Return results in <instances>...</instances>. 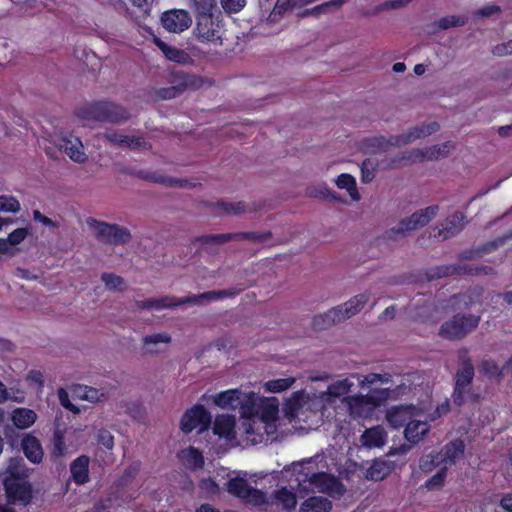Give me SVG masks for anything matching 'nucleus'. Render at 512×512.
I'll return each instance as SVG.
<instances>
[{
  "label": "nucleus",
  "mask_w": 512,
  "mask_h": 512,
  "mask_svg": "<svg viewBox=\"0 0 512 512\" xmlns=\"http://www.w3.org/2000/svg\"><path fill=\"white\" fill-rule=\"evenodd\" d=\"M246 289L243 285H237L229 289H223L218 291H207L197 295L186 296L183 298L176 299L171 296H163L159 298H150L145 300H138L135 302L139 309H154L161 310L164 308L177 307L183 304H200L202 300H218L224 298H234Z\"/></svg>",
  "instance_id": "f257e3e1"
},
{
  "label": "nucleus",
  "mask_w": 512,
  "mask_h": 512,
  "mask_svg": "<svg viewBox=\"0 0 512 512\" xmlns=\"http://www.w3.org/2000/svg\"><path fill=\"white\" fill-rule=\"evenodd\" d=\"M293 476L292 481L296 482V486L291 485V487L304 493L315 490L325 491L329 488V483L335 481L330 474L319 471L318 464L312 459L294 465Z\"/></svg>",
  "instance_id": "f03ea898"
},
{
  "label": "nucleus",
  "mask_w": 512,
  "mask_h": 512,
  "mask_svg": "<svg viewBox=\"0 0 512 512\" xmlns=\"http://www.w3.org/2000/svg\"><path fill=\"white\" fill-rule=\"evenodd\" d=\"M76 116L83 120L121 124L131 117L129 111L111 101H96L78 108Z\"/></svg>",
  "instance_id": "7ed1b4c3"
},
{
  "label": "nucleus",
  "mask_w": 512,
  "mask_h": 512,
  "mask_svg": "<svg viewBox=\"0 0 512 512\" xmlns=\"http://www.w3.org/2000/svg\"><path fill=\"white\" fill-rule=\"evenodd\" d=\"M370 300V293H362L354 296L343 305L334 307L327 312L313 318L312 326L316 330H324L332 325L342 322L361 311Z\"/></svg>",
  "instance_id": "20e7f679"
},
{
  "label": "nucleus",
  "mask_w": 512,
  "mask_h": 512,
  "mask_svg": "<svg viewBox=\"0 0 512 512\" xmlns=\"http://www.w3.org/2000/svg\"><path fill=\"white\" fill-rule=\"evenodd\" d=\"M480 321V315L457 313L441 324L439 336L450 341L462 340L478 328Z\"/></svg>",
  "instance_id": "39448f33"
},
{
  "label": "nucleus",
  "mask_w": 512,
  "mask_h": 512,
  "mask_svg": "<svg viewBox=\"0 0 512 512\" xmlns=\"http://www.w3.org/2000/svg\"><path fill=\"white\" fill-rule=\"evenodd\" d=\"M459 360L460 367L457 369L454 376L452 400L455 405L462 406L465 403L466 396L471 391L475 369L467 350L460 353Z\"/></svg>",
  "instance_id": "423d86ee"
},
{
  "label": "nucleus",
  "mask_w": 512,
  "mask_h": 512,
  "mask_svg": "<svg viewBox=\"0 0 512 512\" xmlns=\"http://www.w3.org/2000/svg\"><path fill=\"white\" fill-rule=\"evenodd\" d=\"M88 226L94 231L96 239L102 243L109 245H125L132 239L131 232L128 228L99 221L92 217L87 219Z\"/></svg>",
  "instance_id": "0eeeda50"
},
{
  "label": "nucleus",
  "mask_w": 512,
  "mask_h": 512,
  "mask_svg": "<svg viewBox=\"0 0 512 512\" xmlns=\"http://www.w3.org/2000/svg\"><path fill=\"white\" fill-rule=\"evenodd\" d=\"M438 205H430L424 209H420L409 217L402 219L397 226L386 232L388 239L396 240L398 237H404L409 232L427 225L438 213Z\"/></svg>",
  "instance_id": "6e6552de"
},
{
  "label": "nucleus",
  "mask_w": 512,
  "mask_h": 512,
  "mask_svg": "<svg viewBox=\"0 0 512 512\" xmlns=\"http://www.w3.org/2000/svg\"><path fill=\"white\" fill-rule=\"evenodd\" d=\"M171 78L172 86L157 89L156 95L158 98L162 100L174 99L187 90L199 89L203 84L200 76L182 71H173Z\"/></svg>",
  "instance_id": "1a4fd4ad"
},
{
  "label": "nucleus",
  "mask_w": 512,
  "mask_h": 512,
  "mask_svg": "<svg viewBox=\"0 0 512 512\" xmlns=\"http://www.w3.org/2000/svg\"><path fill=\"white\" fill-rule=\"evenodd\" d=\"M226 490L229 494L254 506L267 505L268 499L265 492L249 485L245 478L234 477L227 481Z\"/></svg>",
  "instance_id": "9d476101"
},
{
  "label": "nucleus",
  "mask_w": 512,
  "mask_h": 512,
  "mask_svg": "<svg viewBox=\"0 0 512 512\" xmlns=\"http://www.w3.org/2000/svg\"><path fill=\"white\" fill-rule=\"evenodd\" d=\"M196 17V27L195 34L196 37L201 42H215L221 39L220 36V28H221V11L211 12V13H202L200 15H195Z\"/></svg>",
  "instance_id": "9b49d317"
},
{
  "label": "nucleus",
  "mask_w": 512,
  "mask_h": 512,
  "mask_svg": "<svg viewBox=\"0 0 512 512\" xmlns=\"http://www.w3.org/2000/svg\"><path fill=\"white\" fill-rule=\"evenodd\" d=\"M272 238L271 231L264 232H234L223 234H210L201 236L198 240L201 244H223L229 241L249 240L253 243H262Z\"/></svg>",
  "instance_id": "f8f14e48"
},
{
  "label": "nucleus",
  "mask_w": 512,
  "mask_h": 512,
  "mask_svg": "<svg viewBox=\"0 0 512 512\" xmlns=\"http://www.w3.org/2000/svg\"><path fill=\"white\" fill-rule=\"evenodd\" d=\"M212 422L210 412L201 404L188 409L181 418L180 428L184 433H190L196 428L207 429Z\"/></svg>",
  "instance_id": "ddd939ff"
},
{
  "label": "nucleus",
  "mask_w": 512,
  "mask_h": 512,
  "mask_svg": "<svg viewBox=\"0 0 512 512\" xmlns=\"http://www.w3.org/2000/svg\"><path fill=\"white\" fill-rule=\"evenodd\" d=\"M4 489L10 502H20L24 505L30 503L32 498L31 485L21 481L19 476L12 474L4 480Z\"/></svg>",
  "instance_id": "4468645a"
},
{
  "label": "nucleus",
  "mask_w": 512,
  "mask_h": 512,
  "mask_svg": "<svg viewBox=\"0 0 512 512\" xmlns=\"http://www.w3.org/2000/svg\"><path fill=\"white\" fill-rule=\"evenodd\" d=\"M440 129V125L436 121L429 122L427 124H422L416 127L411 128L406 133L391 136L388 143L392 146H403L409 144L417 139L424 138L429 136Z\"/></svg>",
  "instance_id": "2eb2a0df"
},
{
  "label": "nucleus",
  "mask_w": 512,
  "mask_h": 512,
  "mask_svg": "<svg viewBox=\"0 0 512 512\" xmlns=\"http://www.w3.org/2000/svg\"><path fill=\"white\" fill-rule=\"evenodd\" d=\"M161 23L168 32L181 33L190 27L192 18L186 10L172 9L162 14Z\"/></svg>",
  "instance_id": "dca6fc26"
},
{
  "label": "nucleus",
  "mask_w": 512,
  "mask_h": 512,
  "mask_svg": "<svg viewBox=\"0 0 512 512\" xmlns=\"http://www.w3.org/2000/svg\"><path fill=\"white\" fill-rule=\"evenodd\" d=\"M455 147L452 141H447L442 145H434L426 149H413L412 151L405 153L402 156L403 160L417 161V160H432L445 157Z\"/></svg>",
  "instance_id": "f3484780"
},
{
  "label": "nucleus",
  "mask_w": 512,
  "mask_h": 512,
  "mask_svg": "<svg viewBox=\"0 0 512 512\" xmlns=\"http://www.w3.org/2000/svg\"><path fill=\"white\" fill-rule=\"evenodd\" d=\"M131 175L145 180L151 183L162 184L168 187H188L189 181L184 179H178L170 177L158 172H152L148 170H137L133 171Z\"/></svg>",
  "instance_id": "a211bd4d"
},
{
  "label": "nucleus",
  "mask_w": 512,
  "mask_h": 512,
  "mask_svg": "<svg viewBox=\"0 0 512 512\" xmlns=\"http://www.w3.org/2000/svg\"><path fill=\"white\" fill-rule=\"evenodd\" d=\"M465 215L461 212H455L445 220V223L441 228H437V233L434 237L446 240L458 234L464 229L465 226Z\"/></svg>",
  "instance_id": "6ab92c4d"
},
{
  "label": "nucleus",
  "mask_w": 512,
  "mask_h": 512,
  "mask_svg": "<svg viewBox=\"0 0 512 512\" xmlns=\"http://www.w3.org/2000/svg\"><path fill=\"white\" fill-rule=\"evenodd\" d=\"M211 207L219 209L221 213L238 215L245 212H257L264 208V203L261 201L254 202L252 207H247L244 201L226 202L217 201L210 204Z\"/></svg>",
  "instance_id": "aec40b11"
},
{
  "label": "nucleus",
  "mask_w": 512,
  "mask_h": 512,
  "mask_svg": "<svg viewBox=\"0 0 512 512\" xmlns=\"http://www.w3.org/2000/svg\"><path fill=\"white\" fill-rule=\"evenodd\" d=\"M480 369L488 379L501 380L504 374H512V355L502 367L493 359H485L481 362Z\"/></svg>",
  "instance_id": "412c9836"
},
{
  "label": "nucleus",
  "mask_w": 512,
  "mask_h": 512,
  "mask_svg": "<svg viewBox=\"0 0 512 512\" xmlns=\"http://www.w3.org/2000/svg\"><path fill=\"white\" fill-rule=\"evenodd\" d=\"M90 458L87 455H80L70 464L71 478L77 485H84L89 482Z\"/></svg>",
  "instance_id": "4be33fe9"
},
{
  "label": "nucleus",
  "mask_w": 512,
  "mask_h": 512,
  "mask_svg": "<svg viewBox=\"0 0 512 512\" xmlns=\"http://www.w3.org/2000/svg\"><path fill=\"white\" fill-rule=\"evenodd\" d=\"M389 397V389H371L366 395H360L353 398L350 402V407L353 410L355 407L363 406L365 404L379 406L385 402Z\"/></svg>",
  "instance_id": "5701e85b"
},
{
  "label": "nucleus",
  "mask_w": 512,
  "mask_h": 512,
  "mask_svg": "<svg viewBox=\"0 0 512 512\" xmlns=\"http://www.w3.org/2000/svg\"><path fill=\"white\" fill-rule=\"evenodd\" d=\"M21 445L24 455L30 462L38 464L42 461L44 452L38 438L28 434L22 439Z\"/></svg>",
  "instance_id": "b1692460"
},
{
  "label": "nucleus",
  "mask_w": 512,
  "mask_h": 512,
  "mask_svg": "<svg viewBox=\"0 0 512 512\" xmlns=\"http://www.w3.org/2000/svg\"><path fill=\"white\" fill-rule=\"evenodd\" d=\"M430 430V424L427 421L412 420L409 421L404 430L406 440L412 444H417Z\"/></svg>",
  "instance_id": "393cba45"
},
{
  "label": "nucleus",
  "mask_w": 512,
  "mask_h": 512,
  "mask_svg": "<svg viewBox=\"0 0 512 512\" xmlns=\"http://www.w3.org/2000/svg\"><path fill=\"white\" fill-rule=\"evenodd\" d=\"M235 418L232 415H218L214 421L213 433L228 440L235 438Z\"/></svg>",
  "instance_id": "a878e982"
},
{
  "label": "nucleus",
  "mask_w": 512,
  "mask_h": 512,
  "mask_svg": "<svg viewBox=\"0 0 512 512\" xmlns=\"http://www.w3.org/2000/svg\"><path fill=\"white\" fill-rule=\"evenodd\" d=\"M411 406H397L391 408L386 415L389 425L395 429L406 427L407 423L411 421Z\"/></svg>",
  "instance_id": "bb28decb"
},
{
  "label": "nucleus",
  "mask_w": 512,
  "mask_h": 512,
  "mask_svg": "<svg viewBox=\"0 0 512 512\" xmlns=\"http://www.w3.org/2000/svg\"><path fill=\"white\" fill-rule=\"evenodd\" d=\"M241 396H243V393L240 389H229L217 393L213 397V402L222 409H236L240 403Z\"/></svg>",
  "instance_id": "cd10ccee"
},
{
  "label": "nucleus",
  "mask_w": 512,
  "mask_h": 512,
  "mask_svg": "<svg viewBox=\"0 0 512 512\" xmlns=\"http://www.w3.org/2000/svg\"><path fill=\"white\" fill-rule=\"evenodd\" d=\"M332 502L321 496H312L306 499L300 506L299 512H330Z\"/></svg>",
  "instance_id": "c85d7f7f"
},
{
  "label": "nucleus",
  "mask_w": 512,
  "mask_h": 512,
  "mask_svg": "<svg viewBox=\"0 0 512 512\" xmlns=\"http://www.w3.org/2000/svg\"><path fill=\"white\" fill-rule=\"evenodd\" d=\"M361 441L368 448L382 447L386 442V433L380 426L372 427L365 430Z\"/></svg>",
  "instance_id": "c756f323"
},
{
  "label": "nucleus",
  "mask_w": 512,
  "mask_h": 512,
  "mask_svg": "<svg viewBox=\"0 0 512 512\" xmlns=\"http://www.w3.org/2000/svg\"><path fill=\"white\" fill-rule=\"evenodd\" d=\"M11 418L18 429H27L35 423L37 414L29 408H16L13 410Z\"/></svg>",
  "instance_id": "7c9ffc66"
},
{
  "label": "nucleus",
  "mask_w": 512,
  "mask_h": 512,
  "mask_svg": "<svg viewBox=\"0 0 512 512\" xmlns=\"http://www.w3.org/2000/svg\"><path fill=\"white\" fill-rule=\"evenodd\" d=\"M443 452V460L456 463L465 452V443L462 439L457 438L450 442H448L442 449Z\"/></svg>",
  "instance_id": "2f4dec72"
},
{
  "label": "nucleus",
  "mask_w": 512,
  "mask_h": 512,
  "mask_svg": "<svg viewBox=\"0 0 512 512\" xmlns=\"http://www.w3.org/2000/svg\"><path fill=\"white\" fill-rule=\"evenodd\" d=\"M242 418H251L259 415V408L257 406V398L254 392L243 394L240 397L238 407Z\"/></svg>",
  "instance_id": "473e14b6"
},
{
  "label": "nucleus",
  "mask_w": 512,
  "mask_h": 512,
  "mask_svg": "<svg viewBox=\"0 0 512 512\" xmlns=\"http://www.w3.org/2000/svg\"><path fill=\"white\" fill-rule=\"evenodd\" d=\"M392 467L386 460L376 459L366 471V478L381 481L391 473Z\"/></svg>",
  "instance_id": "72a5a7b5"
},
{
  "label": "nucleus",
  "mask_w": 512,
  "mask_h": 512,
  "mask_svg": "<svg viewBox=\"0 0 512 512\" xmlns=\"http://www.w3.org/2000/svg\"><path fill=\"white\" fill-rule=\"evenodd\" d=\"M274 500L282 506L287 512H292L297 506V498L295 493L288 490L287 487H281L273 493Z\"/></svg>",
  "instance_id": "f704fd0d"
},
{
  "label": "nucleus",
  "mask_w": 512,
  "mask_h": 512,
  "mask_svg": "<svg viewBox=\"0 0 512 512\" xmlns=\"http://www.w3.org/2000/svg\"><path fill=\"white\" fill-rule=\"evenodd\" d=\"M453 275H458V264L440 265L432 267L426 272V278L428 281H433Z\"/></svg>",
  "instance_id": "c9c22d12"
},
{
  "label": "nucleus",
  "mask_w": 512,
  "mask_h": 512,
  "mask_svg": "<svg viewBox=\"0 0 512 512\" xmlns=\"http://www.w3.org/2000/svg\"><path fill=\"white\" fill-rule=\"evenodd\" d=\"M336 185L340 189H346L354 201H358L360 199L356 180L352 175L347 173L340 174L336 180Z\"/></svg>",
  "instance_id": "e433bc0d"
},
{
  "label": "nucleus",
  "mask_w": 512,
  "mask_h": 512,
  "mask_svg": "<svg viewBox=\"0 0 512 512\" xmlns=\"http://www.w3.org/2000/svg\"><path fill=\"white\" fill-rule=\"evenodd\" d=\"M468 18L466 16H445L432 23L433 32L438 30H447L452 27H459L466 24Z\"/></svg>",
  "instance_id": "4c0bfd02"
},
{
  "label": "nucleus",
  "mask_w": 512,
  "mask_h": 512,
  "mask_svg": "<svg viewBox=\"0 0 512 512\" xmlns=\"http://www.w3.org/2000/svg\"><path fill=\"white\" fill-rule=\"evenodd\" d=\"M67 447L65 443L64 433L56 429L51 440L50 455L53 459H58L66 453Z\"/></svg>",
  "instance_id": "58836bf2"
},
{
  "label": "nucleus",
  "mask_w": 512,
  "mask_h": 512,
  "mask_svg": "<svg viewBox=\"0 0 512 512\" xmlns=\"http://www.w3.org/2000/svg\"><path fill=\"white\" fill-rule=\"evenodd\" d=\"M495 270L487 265H460L458 264V275L479 276V275H492Z\"/></svg>",
  "instance_id": "ea45409f"
},
{
  "label": "nucleus",
  "mask_w": 512,
  "mask_h": 512,
  "mask_svg": "<svg viewBox=\"0 0 512 512\" xmlns=\"http://www.w3.org/2000/svg\"><path fill=\"white\" fill-rule=\"evenodd\" d=\"M295 381L294 377L271 379L265 382L264 388L270 393H281L289 389Z\"/></svg>",
  "instance_id": "a19ab883"
},
{
  "label": "nucleus",
  "mask_w": 512,
  "mask_h": 512,
  "mask_svg": "<svg viewBox=\"0 0 512 512\" xmlns=\"http://www.w3.org/2000/svg\"><path fill=\"white\" fill-rule=\"evenodd\" d=\"M101 280L109 290L122 292L126 289V283L124 279L114 273L104 272L101 275Z\"/></svg>",
  "instance_id": "79ce46f5"
},
{
  "label": "nucleus",
  "mask_w": 512,
  "mask_h": 512,
  "mask_svg": "<svg viewBox=\"0 0 512 512\" xmlns=\"http://www.w3.org/2000/svg\"><path fill=\"white\" fill-rule=\"evenodd\" d=\"M190 2L191 9L195 15L220 11L217 6V0H190Z\"/></svg>",
  "instance_id": "37998d69"
},
{
  "label": "nucleus",
  "mask_w": 512,
  "mask_h": 512,
  "mask_svg": "<svg viewBox=\"0 0 512 512\" xmlns=\"http://www.w3.org/2000/svg\"><path fill=\"white\" fill-rule=\"evenodd\" d=\"M74 393L79 398L90 402H97L100 400V397L103 396V393H101L98 389L82 385L75 387Z\"/></svg>",
  "instance_id": "c03bdc74"
},
{
  "label": "nucleus",
  "mask_w": 512,
  "mask_h": 512,
  "mask_svg": "<svg viewBox=\"0 0 512 512\" xmlns=\"http://www.w3.org/2000/svg\"><path fill=\"white\" fill-rule=\"evenodd\" d=\"M78 145H73L71 144V146H68V143L65 144L64 148H65V151L66 153L69 155V157L75 161V162H78V163H83L87 156L86 154L84 153V151L82 150V143L81 141L77 138L76 139Z\"/></svg>",
  "instance_id": "a18cd8bd"
},
{
  "label": "nucleus",
  "mask_w": 512,
  "mask_h": 512,
  "mask_svg": "<svg viewBox=\"0 0 512 512\" xmlns=\"http://www.w3.org/2000/svg\"><path fill=\"white\" fill-rule=\"evenodd\" d=\"M20 210L19 201L13 196H0V211L16 213Z\"/></svg>",
  "instance_id": "49530a36"
},
{
  "label": "nucleus",
  "mask_w": 512,
  "mask_h": 512,
  "mask_svg": "<svg viewBox=\"0 0 512 512\" xmlns=\"http://www.w3.org/2000/svg\"><path fill=\"white\" fill-rule=\"evenodd\" d=\"M185 453V457L188 462L192 463L196 468H202L204 465V457L200 450L190 446Z\"/></svg>",
  "instance_id": "de8ad7c7"
},
{
  "label": "nucleus",
  "mask_w": 512,
  "mask_h": 512,
  "mask_svg": "<svg viewBox=\"0 0 512 512\" xmlns=\"http://www.w3.org/2000/svg\"><path fill=\"white\" fill-rule=\"evenodd\" d=\"M446 475L447 469L446 467H443L438 470L432 477L426 480L425 486L429 490L441 487L445 481Z\"/></svg>",
  "instance_id": "09e8293b"
},
{
  "label": "nucleus",
  "mask_w": 512,
  "mask_h": 512,
  "mask_svg": "<svg viewBox=\"0 0 512 512\" xmlns=\"http://www.w3.org/2000/svg\"><path fill=\"white\" fill-rule=\"evenodd\" d=\"M391 380V375L388 373L379 374V373H369L364 376L361 381V385H373L378 382H389Z\"/></svg>",
  "instance_id": "8fccbe9b"
},
{
  "label": "nucleus",
  "mask_w": 512,
  "mask_h": 512,
  "mask_svg": "<svg viewBox=\"0 0 512 512\" xmlns=\"http://www.w3.org/2000/svg\"><path fill=\"white\" fill-rule=\"evenodd\" d=\"M220 2L223 9L230 14L238 13L246 5V0H220Z\"/></svg>",
  "instance_id": "3c124183"
},
{
  "label": "nucleus",
  "mask_w": 512,
  "mask_h": 512,
  "mask_svg": "<svg viewBox=\"0 0 512 512\" xmlns=\"http://www.w3.org/2000/svg\"><path fill=\"white\" fill-rule=\"evenodd\" d=\"M170 342H171V336L166 332L147 335L143 338V343L146 347L150 344L170 343Z\"/></svg>",
  "instance_id": "603ef678"
},
{
  "label": "nucleus",
  "mask_w": 512,
  "mask_h": 512,
  "mask_svg": "<svg viewBox=\"0 0 512 512\" xmlns=\"http://www.w3.org/2000/svg\"><path fill=\"white\" fill-rule=\"evenodd\" d=\"M298 6H300L298 0H277L273 12L282 16L289 9Z\"/></svg>",
  "instance_id": "864d4df0"
},
{
  "label": "nucleus",
  "mask_w": 512,
  "mask_h": 512,
  "mask_svg": "<svg viewBox=\"0 0 512 512\" xmlns=\"http://www.w3.org/2000/svg\"><path fill=\"white\" fill-rule=\"evenodd\" d=\"M124 147L130 148V149H138V148L150 149L151 144L147 143L142 137L127 136L126 141L124 143Z\"/></svg>",
  "instance_id": "5fc2aeb1"
},
{
  "label": "nucleus",
  "mask_w": 512,
  "mask_h": 512,
  "mask_svg": "<svg viewBox=\"0 0 512 512\" xmlns=\"http://www.w3.org/2000/svg\"><path fill=\"white\" fill-rule=\"evenodd\" d=\"M27 235H28V229L17 228L15 230H13L11 233H9L7 239L9 241L10 245H18L22 241H24V239L27 237Z\"/></svg>",
  "instance_id": "6e6d98bb"
},
{
  "label": "nucleus",
  "mask_w": 512,
  "mask_h": 512,
  "mask_svg": "<svg viewBox=\"0 0 512 512\" xmlns=\"http://www.w3.org/2000/svg\"><path fill=\"white\" fill-rule=\"evenodd\" d=\"M127 135L119 134L118 132L111 130L104 133V138L110 143L124 147Z\"/></svg>",
  "instance_id": "4d7b16f0"
},
{
  "label": "nucleus",
  "mask_w": 512,
  "mask_h": 512,
  "mask_svg": "<svg viewBox=\"0 0 512 512\" xmlns=\"http://www.w3.org/2000/svg\"><path fill=\"white\" fill-rule=\"evenodd\" d=\"M503 243H504V239L498 238L496 240L489 241V242H487L485 244H482V245L478 246L477 248L479 249L480 255L482 257L485 254L493 252L494 250H496Z\"/></svg>",
  "instance_id": "13d9d810"
},
{
  "label": "nucleus",
  "mask_w": 512,
  "mask_h": 512,
  "mask_svg": "<svg viewBox=\"0 0 512 512\" xmlns=\"http://www.w3.org/2000/svg\"><path fill=\"white\" fill-rule=\"evenodd\" d=\"M256 424H257L256 417L243 418V421L241 422V429H243V431L246 435L259 434L255 428Z\"/></svg>",
  "instance_id": "bf43d9fd"
},
{
  "label": "nucleus",
  "mask_w": 512,
  "mask_h": 512,
  "mask_svg": "<svg viewBox=\"0 0 512 512\" xmlns=\"http://www.w3.org/2000/svg\"><path fill=\"white\" fill-rule=\"evenodd\" d=\"M163 54L168 60L178 63L182 62L185 55V53L182 50L171 46H169L168 50H166V52Z\"/></svg>",
  "instance_id": "052dcab7"
},
{
  "label": "nucleus",
  "mask_w": 512,
  "mask_h": 512,
  "mask_svg": "<svg viewBox=\"0 0 512 512\" xmlns=\"http://www.w3.org/2000/svg\"><path fill=\"white\" fill-rule=\"evenodd\" d=\"M98 442L100 445L104 446L107 449H112L114 446V437L110 432L106 430H102L98 435Z\"/></svg>",
  "instance_id": "680f3d73"
},
{
  "label": "nucleus",
  "mask_w": 512,
  "mask_h": 512,
  "mask_svg": "<svg viewBox=\"0 0 512 512\" xmlns=\"http://www.w3.org/2000/svg\"><path fill=\"white\" fill-rule=\"evenodd\" d=\"M484 293V289L481 286L470 288L467 291L468 301L465 302V306L468 307L473 304L476 300L480 299Z\"/></svg>",
  "instance_id": "e2e57ef3"
},
{
  "label": "nucleus",
  "mask_w": 512,
  "mask_h": 512,
  "mask_svg": "<svg viewBox=\"0 0 512 512\" xmlns=\"http://www.w3.org/2000/svg\"><path fill=\"white\" fill-rule=\"evenodd\" d=\"M27 380L31 383H34L38 386L39 389H42L44 386V377L41 371L39 370H31L27 375Z\"/></svg>",
  "instance_id": "0e129e2a"
},
{
  "label": "nucleus",
  "mask_w": 512,
  "mask_h": 512,
  "mask_svg": "<svg viewBox=\"0 0 512 512\" xmlns=\"http://www.w3.org/2000/svg\"><path fill=\"white\" fill-rule=\"evenodd\" d=\"M278 409L274 405H266L262 408L261 411V420L269 421L274 420L277 416Z\"/></svg>",
  "instance_id": "69168bd1"
},
{
  "label": "nucleus",
  "mask_w": 512,
  "mask_h": 512,
  "mask_svg": "<svg viewBox=\"0 0 512 512\" xmlns=\"http://www.w3.org/2000/svg\"><path fill=\"white\" fill-rule=\"evenodd\" d=\"M458 257L461 260H473V259L481 258V255H480L479 249L476 247V248L466 249V250L461 251L459 253Z\"/></svg>",
  "instance_id": "338daca9"
},
{
  "label": "nucleus",
  "mask_w": 512,
  "mask_h": 512,
  "mask_svg": "<svg viewBox=\"0 0 512 512\" xmlns=\"http://www.w3.org/2000/svg\"><path fill=\"white\" fill-rule=\"evenodd\" d=\"M499 506L506 512H512V492L502 495Z\"/></svg>",
  "instance_id": "774afa93"
}]
</instances>
